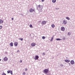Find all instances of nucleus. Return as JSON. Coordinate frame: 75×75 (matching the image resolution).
I'll list each match as a JSON object with an SVG mask.
<instances>
[{
    "mask_svg": "<svg viewBox=\"0 0 75 75\" xmlns=\"http://www.w3.org/2000/svg\"><path fill=\"white\" fill-rule=\"evenodd\" d=\"M65 61L66 62L68 63V62H70V60L66 59V60H65Z\"/></svg>",
    "mask_w": 75,
    "mask_h": 75,
    "instance_id": "obj_10",
    "label": "nucleus"
},
{
    "mask_svg": "<svg viewBox=\"0 0 75 75\" xmlns=\"http://www.w3.org/2000/svg\"><path fill=\"white\" fill-rule=\"evenodd\" d=\"M11 19L12 20H14V18H12Z\"/></svg>",
    "mask_w": 75,
    "mask_h": 75,
    "instance_id": "obj_35",
    "label": "nucleus"
},
{
    "mask_svg": "<svg viewBox=\"0 0 75 75\" xmlns=\"http://www.w3.org/2000/svg\"><path fill=\"white\" fill-rule=\"evenodd\" d=\"M38 7H39V8H41V6L40 5H38Z\"/></svg>",
    "mask_w": 75,
    "mask_h": 75,
    "instance_id": "obj_24",
    "label": "nucleus"
},
{
    "mask_svg": "<svg viewBox=\"0 0 75 75\" xmlns=\"http://www.w3.org/2000/svg\"><path fill=\"white\" fill-rule=\"evenodd\" d=\"M71 63L72 65H73V64H74V61H73V60H71Z\"/></svg>",
    "mask_w": 75,
    "mask_h": 75,
    "instance_id": "obj_11",
    "label": "nucleus"
},
{
    "mask_svg": "<svg viewBox=\"0 0 75 75\" xmlns=\"http://www.w3.org/2000/svg\"><path fill=\"white\" fill-rule=\"evenodd\" d=\"M19 40H21L23 41V38H20Z\"/></svg>",
    "mask_w": 75,
    "mask_h": 75,
    "instance_id": "obj_25",
    "label": "nucleus"
},
{
    "mask_svg": "<svg viewBox=\"0 0 75 75\" xmlns=\"http://www.w3.org/2000/svg\"><path fill=\"white\" fill-rule=\"evenodd\" d=\"M10 45L11 47H13V43L12 42H11L10 43Z\"/></svg>",
    "mask_w": 75,
    "mask_h": 75,
    "instance_id": "obj_13",
    "label": "nucleus"
},
{
    "mask_svg": "<svg viewBox=\"0 0 75 75\" xmlns=\"http://www.w3.org/2000/svg\"><path fill=\"white\" fill-rule=\"evenodd\" d=\"M20 52V51H19V50H18V51H17V52Z\"/></svg>",
    "mask_w": 75,
    "mask_h": 75,
    "instance_id": "obj_33",
    "label": "nucleus"
},
{
    "mask_svg": "<svg viewBox=\"0 0 75 75\" xmlns=\"http://www.w3.org/2000/svg\"><path fill=\"white\" fill-rule=\"evenodd\" d=\"M44 71V72H45V73H48V69H45L44 70H43Z\"/></svg>",
    "mask_w": 75,
    "mask_h": 75,
    "instance_id": "obj_4",
    "label": "nucleus"
},
{
    "mask_svg": "<svg viewBox=\"0 0 75 75\" xmlns=\"http://www.w3.org/2000/svg\"><path fill=\"white\" fill-rule=\"evenodd\" d=\"M47 23V21H43L41 23L42 25H45Z\"/></svg>",
    "mask_w": 75,
    "mask_h": 75,
    "instance_id": "obj_1",
    "label": "nucleus"
},
{
    "mask_svg": "<svg viewBox=\"0 0 75 75\" xmlns=\"http://www.w3.org/2000/svg\"><path fill=\"white\" fill-rule=\"evenodd\" d=\"M52 2L53 3H55L56 2V0H52Z\"/></svg>",
    "mask_w": 75,
    "mask_h": 75,
    "instance_id": "obj_16",
    "label": "nucleus"
},
{
    "mask_svg": "<svg viewBox=\"0 0 75 75\" xmlns=\"http://www.w3.org/2000/svg\"><path fill=\"white\" fill-rule=\"evenodd\" d=\"M22 61L21 60H20V62H21V63L22 62Z\"/></svg>",
    "mask_w": 75,
    "mask_h": 75,
    "instance_id": "obj_31",
    "label": "nucleus"
},
{
    "mask_svg": "<svg viewBox=\"0 0 75 75\" xmlns=\"http://www.w3.org/2000/svg\"><path fill=\"white\" fill-rule=\"evenodd\" d=\"M54 36H52L51 38V39L50 40V41L52 42L53 41V39H54Z\"/></svg>",
    "mask_w": 75,
    "mask_h": 75,
    "instance_id": "obj_12",
    "label": "nucleus"
},
{
    "mask_svg": "<svg viewBox=\"0 0 75 75\" xmlns=\"http://www.w3.org/2000/svg\"><path fill=\"white\" fill-rule=\"evenodd\" d=\"M2 75H6V74L4 73H3Z\"/></svg>",
    "mask_w": 75,
    "mask_h": 75,
    "instance_id": "obj_26",
    "label": "nucleus"
},
{
    "mask_svg": "<svg viewBox=\"0 0 75 75\" xmlns=\"http://www.w3.org/2000/svg\"><path fill=\"white\" fill-rule=\"evenodd\" d=\"M7 72L8 74H9L10 72V71L8 70L7 71Z\"/></svg>",
    "mask_w": 75,
    "mask_h": 75,
    "instance_id": "obj_23",
    "label": "nucleus"
},
{
    "mask_svg": "<svg viewBox=\"0 0 75 75\" xmlns=\"http://www.w3.org/2000/svg\"><path fill=\"white\" fill-rule=\"evenodd\" d=\"M25 72H23V75H25Z\"/></svg>",
    "mask_w": 75,
    "mask_h": 75,
    "instance_id": "obj_28",
    "label": "nucleus"
},
{
    "mask_svg": "<svg viewBox=\"0 0 75 75\" xmlns=\"http://www.w3.org/2000/svg\"><path fill=\"white\" fill-rule=\"evenodd\" d=\"M35 45H36V44L35 43H32L31 44V45L32 47H34V46H35Z\"/></svg>",
    "mask_w": 75,
    "mask_h": 75,
    "instance_id": "obj_6",
    "label": "nucleus"
},
{
    "mask_svg": "<svg viewBox=\"0 0 75 75\" xmlns=\"http://www.w3.org/2000/svg\"><path fill=\"white\" fill-rule=\"evenodd\" d=\"M41 7H42V8H43V6H41Z\"/></svg>",
    "mask_w": 75,
    "mask_h": 75,
    "instance_id": "obj_32",
    "label": "nucleus"
},
{
    "mask_svg": "<svg viewBox=\"0 0 75 75\" xmlns=\"http://www.w3.org/2000/svg\"><path fill=\"white\" fill-rule=\"evenodd\" d=\"M4 61H8V58L7 57H5L4 58Z\"/></svg>",
    "mask_w": 75,
    "mask_h": 75,
    "instance_id": "obj_3",
    "label": "nucleus"
},
{
    "mask_svg": "<svg viewBox=\"0 0 75 75\" xmlns=\"http://www.w3.org/2000/svg\"><path fill=\"white\" fill-rule=\"evenodd\" d=\"M38 58H39V57L38 56H36L35 58V60H36V59H38Z\"/></svg>",
    "mask_w": 75,
    "mask_h": 75,
    "instance_id": "obj_8",
    "label": "nucleus"
},
{
    "mask_svg": "<svg viewBox=\"0 0 75 75\" xmlns=\"http://www.w3.org/2000/svg\"><path fill=\"white\" fill-rule=\"evenodd\" d=\"M51 27L52 28H54V27H55V25L54 24H52L51 25Z\"/></svg>",
    "mask_w": 75,
    "mask_h": 75,
    "instance_id": "obj_15",
    "label": "nucleus"
},
{
    "mask_svg": "<svg viewBox=\"0 0 75 75\" xmlns=\"http://www.w3.org/2000/svg\"><path fill=\"white\" fill-rule=\"evenodd\" d=\"M1 61V59H0V61Z\"/></svg>",
    "mask_w": 75,
    "mask_h": 75,
    "instance_id": "obj_36",
    "label": "nucleus"
},
{
    "mask_svg": "<svg viewBox=\"0 0 75 75\" xmlns=\"http://www.w3.org/2000/svg\"><path fill=\"white\" fill-rule=\"evenodd\" d=\"M56 40H57V41H59V40H62V39H61L59 38H57L56 39Z\"/></svg>",
    "mask_w": 75,
    "mask_h": 75,
    "instance_id": "obj_18",
    "label": "nucleus"
},
{
    "mask_svg": "<svg viewBox=\"0 0 75 75\" xmlns=\"http://www.w3.org/2000/svg\"><path fill=\"white\" fill-rule=\"evenodd\" d=\"M44 0H42V2H44Z\"/></svg>",
    "mask_w": 75,
    "mask_h": 75,
    "instance_id": "obj_34",
    "label": "nucleus"
},
{
    "mask_svg": "<svg viewBox=\"0 0 75 75\" xmlns=\"http://www.w3.org/2000/svg\"><path fill=\"white\" fill-rule=\"evenodd\" d=\"M66 18H67V20H70V19L68 17H66Z\"/></svg>",
    "mask_w": 75,
    "mask_h": 75,
    "instance_id": "obj_20",
    "label": "nucleus"
},
{
    "mask_svg": "<svg viewBox=\"0 0 75 75\" xmlns=\"http://www.w3.org/2000/svg\"><path fill=\"white\" fill-rule=\"evenodd\" d=\"M2 28V26H0V29H1Z\"/></svg>",
    "mask_w": 75,
    "mask_h": 75,
    "instance_id": "obj_29",
    "label": "nucleus"
},
{
    "mask_svg": "<svg viewBox=\"0 0 75 75\" xmlns=\"http://www.w3.org/2000/svg\"><path fill=\"white\" fill-rule=\"evenodd\" d=\"M27 70H28V69H25V71H27Z\"/></svg>",
    "mask_w": 75,
    "mask_h": 75,
    "instance_id": "obj_30",
    "label": "nucleus"
},
{
    "mask_svg": "<svg viewBox=\"0 0 75 75\" xmlns=\"http://www.w3.org/2000/svg\"><path fill=\"white\" fill-rule=\"evenodd\" d=\"M29 26L30 27V28H33V27L31 24H30L29 25Z\"/></svg>",
    "mask_w": 75,
    "mask_h": 75,
    "instance_id": "obj_17",
    "label": "nucleus"
},
{
    "mask_svg": "<svg viewBox=\"0 0 75 75\" xmlns=\"http://www.w3.org/2000/svg\"><path fill=\"white\" fill-rule=\"evenodd\" d=\"M67 21H65V20H64V21H63V23L64 24V25H65L67 24Z\"/></svg>",
    "mask_w": 75,
    "mask_h": 75,
    "instance_id": "obj_7",
    "label": "nucleus"
},
{
    "mask_svg": "<svg viewBox=\"0 0 75 75\" xmlns=\"http://www.w3.org/2000/svg\"><path fill=\"white\" fill-rule=\"evenodd\" d=\"M43 55H45V53H43L42 54Z\"/></svg>",
    "mask_w": 75,
    "mask_h": 75,
    "instance_id": "obj_27",
    "label": "nucleus"
},
{
    "mask_svg": "<svg viewBox=\"0 0 75 75\" xmlns=\"http://www.w3.org/2000/svg\"><path fill=\"white\" fill-rule=\"evenodd\" d=\"M10 73L11 75H13V71H12L11 70L10 71Z\"/></svg>",
    "mask_w": 75,
    "mask_h": 75,
    "instance_id": "obj_19",
    "label": "nucleus"
},
{
    "mask_svg": "<svg viewBox=\"0 0 75 75\" xmlns=\"http://www.w3.org/2000/svg\"><path fill=\"white\" fill-rule=\"evenodd\" d=\"M14 45L15 47H16V46H17L18 45V43L17 42H16L14 43Z\"/></svg>",
    "mask_w": 75,
    "mask_h": 75,
    "instance_id": "obj_9",
    "label": "nucleus"
},
{
    "mask_svg": "<svg viewBox=\"0 0 75 75\" xmlns=\"http://www.w3.org/2000/svg\"><path fill=\"white\" fill-rule=\"evenodd\" d=\"M68 35H71V33L70 32L68 33Z\"/></svg>",
    "mask_w": 75,
    "mask_h": 75,
    "instance_id": "obj_22",
    "label": "nucleus"
},
{
    "mask_svg": "<svg viewBox=\"0 0 75 75\" xmlns=\"http://www.w3.org/2000/svg\"><path fill=\"white\" fill-rule=\"evenodd\" d=\"M3 22V21L1 19H0V24H2Z\"/></svg>",
    "mask_w": 75,
    "mask_h": 75,
    "instance_id": "obj_14",
    "label": "nucleus"
},
{
    "mask_svg": "<svg viewBox=\"0 0 75 75\" xmlns=\"http://www.w3.org/2000/svg\"><path fill=\"white\" fill-rule=\"evenodd\" d=\"M35 11V9H33L32 8H30L29 10L30 13H33V11Z\"/></svg>",
    "mask_w": 75,
    "mask_h": 75,
    "instance_id": "obj_2",
    "label": "nucleus"
},
{
    "mask_svg": "<svg viewBox=\"0 0 75 75\" xmlns=\"http://www.w3.org/2000/svg\"><path fill=\"white\" fill-rule=\"evenodd\" d=\"M65 29L64 27L63 26L61 28V30L62 31H65Z\"/></svg>",
    "mask_w": 75,
    "mask_h": 75,
    "instance_id": "obj_5",
    "label": "nucleus"
},
{
    "mask_svg": "<svg viewBox=\"0 0 75 75\" xmlns=\"http://www.w3.org/2000/svg\"><path fill=\"white\" fill-rule=\"evenodd\" d=\"M42 39H43V40L45 38V36H42Z\"/></svg>",
    "mask_w": 75,
    "mask_h": 75,
    "instance_id": "obj_21",
    "label": "nucleus"
}]
</instances>
